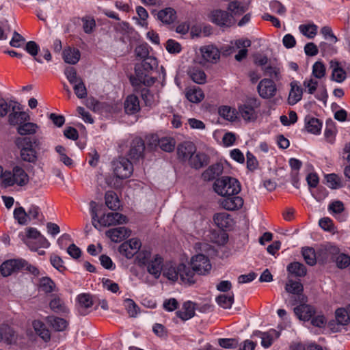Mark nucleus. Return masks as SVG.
Wrapping results in <instances>:
<instances>
[{"mask_svg": "<svg viewBox=\"0 0 350 350\" xmlns=\"http://www.w3.org/2000/svg\"><path fill=\"white\" fill-rule=\"evenodd\" d=\"M135 53L136 57L142 60L151 56L148 45H137L135 49Z\"/></svg>", "mask_w": 350, "mask_h": 350, "instance_id": "60", "label": "nucleus"}, {"mask_svg": "<svg viewBox=\"0 0 350 350\" xmlns=\"http://www.w3.org/2000/svg\"><path fill=\"white\" fill-rule=\"evenodd\" d=\"M24 49L32 56L35 57L36 55H39L38 57H35V59L39 63L42 62L40 59V56H43L46 61H50L51 59V54L48 49H45L44 48L41 49L38 47V45H24Z\"/></svg>", "mask_w": 350, "mask_h": 350, "instance_id": "25", "label": "nucleus"}, {"mask_svg": "<svg viewBox=\"0 0 350 350\" xmlns=\"http://www.w3.org/2000/svg\"><path fill=\"white\" fill-rule=\"evenodd\" d=\"M127 221L128 219L125 215L117 212H111L104 214L97 220L98 224L105 227L126 224Z\"/></svg>", "mask_w": 350, "mask_h": 350, "instance_id": "9", "label": "nucleus"}, {"mask_svg": "<svg viewBox=\"0 0 350 350\" xmlns=\"http://www.w3.org/2000/svg\"><path fill=\"white\" fill-rule=\"evenodd\" d=\"M17 340V335L15 332L9 326L1 327V340L8 345L15 343Z\"/></svg>", "mask_w": 350, "mask_h": 350, "instance_id": "43", "label": "nucleus"}, {"mask_svg": "<svg viewBox=\"0 0 350 350\" xmlns=\"http://www.w3.org/2000/svg\"><path fill=\"white\" fill-rule=\"evenodd\" d=\"M291 90L288 96V103L290 105H294L297 103L302 98L303 90L298 85L296 81L290 83Z\"/></svg>", "mask_w": 350, "mask_h": 350, "instance_id": "28", "label": "nucleus"}, {"mask_svg": "<svg viewBox=\"0 0 350 350\" xmlns=\"http://www.w3.org/2000/svg\"><path fill=\"white\" fill-rule=\"evenodd\" d=\"M81 53L75 45H65L62 51V58L69 64H76L80 59Z\"/></svg>", "mask_w": 350, "mask_h": 350, "instance_id": "18", "label": "nucleus"}, {"mask_svg": "<svg viewBox=\"0 0 350 350\" xmlns=\"http://www.w3.org/2000/svg\"><path fill=\"white\" fill-rule=\"evenodd\" d=\"M180 265L176 266L172 262H166L162 270L163 276L173 282L176 281L179 277Z\"/></svg>", "mask_w": 350, "mask_h": 350, "instance_id": "27", "label": "nucleus"}, {"mask_svg": "<svg viewBox=\"0 0 350 350\" xmlns=\"http://www.w3.org/2000/svg\"><path fill=\"white\" fill-rule=\"evenodd\" d=\"M157 18L163 23L170 25L176 21V12L172 8H166L157 12Z\"/></svg>", "mask_w": 350, "mask_h": 350, "instance_id": "29", "label": "nucleus"}, {"mask_svg": "<svg viewBox=\"0 0 350 350\" xmlns=\"http://www.w3.org/2000/svg\"><path fill=\"white\" fill-rule=\"evenodd\" d=\"M264 72L266 76H268L272 80L279 81L281 79L280 70L276 66H269L265 67Z\"/></svg>", "mask_w": 350, "mask_h": 350, "instance_id": "58", "label": "nucleus"}, {"mask_svg": "<svg viewBox=\"0 0 350 350\" xmlns=\"http://www.w3.org/2000/svg\"><path fill=\"white\" fill-rule=\"evenodd\" d=\"M163 258L157 254H153L152 259L146 265L147 271L152 275L155 279H158L163 268Z\"/></svg>", "mask_w": 350, "mask_h": 350, "instance_id": "17", "label": "nucleus"}, {"mask_svg": "<svg viewBox=\"0 0 350 350\" xmlns=\"http://www.w3.org/2000/svg\"><path fill=\"white\" fill-rule=\"evenodd\" d=\"M287 271L289 273L294 275L296 277H304L307 273L306 267L299 262L290 263L287 266Z\"/></svg>", "mask_w": 350, "mask_h": 350, "instance_id": "45", "label": "nucleus"}, {"mask_svg": "<svg viewBox=\"0 0 350 350\" xmlns=\"http://www.w3.org/2000/svg\"><path fill=\"white\" fill-rule=\"evenodd\" d=\"M144 150L145 145L144 141L142 138L136 137L131 143L128 156L134 161H137L143 158Z\"/></svg>", "mask_w": 350, "mask_h": 350, "instance_id": "15", "label": "nucleus"}, {"mask_svg": "<svg viewBox=\"0 0 350 350\" xmlns=\"http://www.w3.org/2000/svg\"><path fill=\"white\" fill-rule=\"evenodd\" d=\"M78 301L79 304V312L81 315H85V309L93 305L92 297L89 294H81L78 296Z\"/></svg>", "mask_w": 350, "mask_h": 350, "instance_id": "44", "label": "nucleus"}, {"mask_svg": "<svg viewBox=\"0 0 350 350\" xmlns=\"http://www.w3.org/2000/svg\"><path fill=\"white\" fill-rule=\"evenodd\" d=\"M247 9L248 6L237 1H231L228 5V10L231 12L232 16L241 15L245 12Z\"/></svg>", "mask_w": 350, "mask_h": 350, "instance_id": "48", "label": "nucleus"}, {"mask_svg": "<svg viewBox=\"0 0 350 350\" xmlns=\"http://www.w3.org/2000/svg\"><path fill=\"white\" fill-rule=\"evenodd\" d=\"M280 335L279 332L273 329L266 332L256 331L253 334L254 336L261 338V345L265 348L269 347L273 344V341L279 338Z\"/></svg>", "mask_w": 350, "mask_h": 350, "instance_id": "21", "label": "nucleus"}, {"mask_svg": "<svg viewBox=\"0 0 350 350\" xmlns=\"http://www.w3.org/2000/svg\"><path fill=\"white\" fill-rule=\"evenodd\" d=\"M224 198L220 200V205L226 210L235 211L241 208L243 205V200L240 196H226Z\"/></svg>", "mask_w": 350, "mask_h": 350, "instance_id": "19", "label": "nucleus"}, {"mask_svg": "<svg viewBox=\"0 0 350 350\" xmlns=\"http://www.w3.org/2000/svg\"><path fill=\"white\" fill-rule=\"evenodd\" d=\"M306 303H298L299 305L294 308L295 315L304 321H309L316 313L315 308Z\"/></svg>", "mask_w": 350, "mask_h": 350, "instance_id": "16", "label": "nucleus"}, {"mask_svg": "<svg viewBox=\"0 0 350 350\" xmlns=\"http://www.w3.org/2000/svg\"><path fill=\"white\" fill-rule=\"evenodd\" d=\"M113 172L116 177L120 179L128 178L133 171L132 163L129 159L120 157L113 162Z\"/></svg>", "mask_w": 350, "mask_h": 350, "instance_id": "6", "label": "nucleus"}, {"mask_svg": "<svg viewBox=\"0 0 350 350\" xmlns=\"http://www.w3.org/2000/svg\"><path fill=\"white\" fill-rule=\"evenodd\" d=\"M73 85L75 93L79 98H83L87 96V90L82 80Z\"/></svg>", "mask_w": 350, "mask_h": 350, "instance_id": "62", "label": "nucleus"}, {"mask_svg": "<svg viewBox=\"0 0 350 350\" xmlns=\"http://www.w3.org/2000/svg\"><path fill=\"white\" fill-rule=\"evenodd\" d=\"M322 124L319 119L307 116L305 118V129L308 133L319 134L321 132Z\"/></svg>", "mask_w": 350, "mask_h": 350, "instance_id": "35", "label": "nucleus"}, {"mask_svg": "<svg viewBox=\"0 0 350 350\" xmlns=\"http://www.w3.org/2000/svg\"><path fill=\"white\" fill-rule=\"evenodd\" d=\"M300 32L308 38H313L317 33V26L314 24H303L299 27Z\"/></svg>", "mask_w": 350, "mask_h": 350, "instance_id": "51", "label": "nucleus"}, {"mask_svg": "<svg viewBox=\"0 0 350 350\" xmlns=\"http://www.w3.org/2000/svg\"><path fill=\"white\" fill-rule=\"evenodd\" d=\"M40 288L44 293H49L55 290V284L50 278L44 277L40 280Z\"/></svg>", "mask_w": 350, "mask_h": 350, "instance_id": "55", "label": "nucleus"}, {"mask_svg": "<svg viewBox=\"0 0 350 350\" xmlns=\"http://www.w3.org/2000/svg\"><path fill=\"white\" fill-rule=\"evenodd\" d=\"M285 290L293 295L291 299L293 305L308 301V297L303 293L304 286L301 282L288 280L286 284Z\"/></svg>", "mask_w": 350, "mask_h": 350, "instance_id": "5", "label": "nucleus"}, {"mask_svg": "<svg viewBox=\"0 0 350 350\" xmlns=\"http://www.w3.org/2000/svg\"><path fill=\"white\" fill-rule=\"evenodd\" d=\"M312 75L317 79H321L325 75V67L319 62H316L312 67Z\"/></svg>", "mask_w": 350, "mask_h": 350, "instance_id": "64", "label": "nucleus"}, {"mask_svg": "<svg viewBox=\"0 0 350 350\" xmlns=\"http://www.w3.org/2000/svg\"><path fill=\"white\" fill-rule=\"evenodd\" d=\"M195 271L184 264H180L179 277L185 284H193L196 282Z\"/></svg>", "mask_w": 350, "mask_h": 350, "instance_id": "26", "label": "nucleus"}, {"mask_svg": "<svg viewBox=\"0 0 350 350\" xmlns=\"http://www.w3.org/2000/svg\"><path fill=\"white\" fill-rule=\"evenodd\" d=\"M29 183V176L25 171L19 166H15L12 169V172L4 174L2 184L4 187L12 186L16 184L20 186H23Z\"/></svg>", "mask_w": 350, "mask_h": 350, "instance_id": "3", "label": "nucleus"}, {"mask_svg": "<svg viewBox=\"0 0 350 350\" xmlns=\"http://www.w3.org/2000/svg\"><path fill=\"white\" fill-rule=\"evenodd\" d=\"M223 171V167L219 163L211 165L202 174V177L204 180L209 181L215 179L219 176Z\"/></svg>", "mask_w": 350, "mask_h": 350, "instance_id": "37", "label": "nucleus"}, {"mask_svg": "<svg viewBox=\"0 0 350 350\" xmlns=\"http://www.w3.org/2000/svg\"><path fill=\"white\" fill-rule=\"evenodd\" d=\"M124 109L128 114H134L138 112L140 106L137 96L133 94L128 96L124 101Z\"/></svg>", "mask_w": 350, "mask_h": 350, "instance_id": "34", "label": "nucleus"}, {"mask_svg": "<svg viewBox=\"0 0 350 350\" xmlns=\"http://www.w3.org/2000/svg\"><path fill=\"white\" fill-rule=\"evenodd\" d=\"M27 239L38 240L41 247H46L49 245L46 239L35 228L29 227L26 228V236L25 237H23L22 240L31 250H36V248L30 245V242Z\"/></svg>", "mask_w": 350, "mask_h": 350, "instance_id": "14", "label": "nucleus"}, {"mask_svg": "<svg viewBox=\"0 0 350 350\" xmlns=\"http://www.w3.org/2000/svg\"><path fill=\"white\" fill-rule=\"evenodd\" d=\"M216 301L223 308L229 309L234 302V296L222 294L217 297Z\"/></svg>", "mask_w": 350, "mask_h": 350, "instance_id": "54", "label": "nucleus"}, {"mask_svg": "<svg viewBox=\"0 0 350 350\" xmlns=\"http://www.w3.org/2000/svg\"><path fill=\"white\" fill-rule=\"evenodd\" d=\"M14 217L20 225H27L29 223L27 212L22 206L15 208Z\"/></svg>", "mask_w": 350, "mask_h": 350, "instance_id": "50", "label": "nucleus"}, {"mask_svg": "<svg viewBox=\"0 0 350 350\" xmlns=\"http://www.w3.org/2000/svg\"><path fill=\"white\" fill-rule=\"evenodd\" d=\"M142 246L141 241L135 238L124 242L119 247V252L127 258H131L137 254Z\"/></svg>", "mask_w": 350, "mask_h": 350, "instance_id": "12", "label": "nucleus"}, {"mask_svg": "<svg viewBox=\"0 0 350 350\" xmlns=\"http://www.w3.org/2000/svg\"><path fill=\"white\" fill-rule=\"evenodd\" d=\"M260 106V103L254 97H249L239 106V113L240 116L247 122L254 121L257 118V112L256 111Z\"/></svg>", "mask_w": 350, "mask_h": 350, "instance_id": "4", "label": "nucleus"}, {"mask_svg": "<svg viewBox=\"0 0 350 350\" xmlns=\"http://www.w3.org/2000/svg\"><path fill=\"white\" fill-rule=\"evenodd\" d=\"M210 20L221 27H230L234 24V19L232 14L221 10L212 11L210 14Z\"/></svg>", "mask_w": 350, "mask_h": 350, "instance_id": "7", "label": "nucleus"}, {"mask_svg": "<svg viewBox=\"0 0 350 350\" xmlns=\"http://www.w3.org/2000/svg\"><path fill=\"white\" fill-rule=\"evenodd\" d=\"M320 33L322 34L325 40L331 43H336L338 41L332 28L329 26L323 27L320 30Z\"/></svg>", "mask_w": 350, "mask_h": 350, "instance_id": "57", "label": "nucleus"}, {"mask_svg": "<svg viewBox=\"0 0 350 350\" xmlns=\"http://www.w3.org/2000/svg\"><path fill=\"white\" fill-rule=\"evenodd\" d=\"M195 310L196 304L189 301L183 304L181 310L176 312V315L183 321H187L194 317Z\"/></svg>", "mask_w": 350, "mask_h": 350, "instance_id": "30", "label": "nucleus"}, {"mask_svg": "<svg viewBox=\"0 0 350 350\" xmlns=\"http://www.w3.org/2000/svg\"><path fill=\"white\" fill-rule=\"evenodd\" d=\"M335 262L338 268H347L350 265V256L345 254H339L336 257Z\"/></svg>", "mask_w": 350, "mask_h": 350, "instance_id": "59", "label": "nucleus"}, {"mask_svg": "<svg viewBox=\"0 0 350 350\" xmlns=\"http://www.w3.org/2000/svg\"><path fill=\"white\" fill-rule=\"evenodd\" d=\"M20 156L23 161L35 163L38 161V153L35 149L21 148Z\"/></svg>", "mask_w": 350, "mask_h": 350, "instance_id": "49", "label": "nucleus"}, {"mask_svg": "<svg viewBox=\"0 0 350 350\" xmlns=\"http://www.w3.org/2000/svg\"><path fill=\"white\" fill-rule=\"evenodd\" d=\"M56 152L59 154L60 161L66 166H71L72 160L66 154V149L62 146H57L55 147Z\"/></svg>", "mask_w": 350, "mask_h": 350, "instance_id": "63", "label": "nucleus"}, {"mask_svg": "<svg viewBox=\"0 0 350 350\" xmlns=\"http://www.w3.org/2000/svg\"><path fill=\"white\" fill-rule=\"evenodd\" d=\"M215 224L220 228L224 229L231 226L232 219L226 213H217L213 217Z\"/></svg>", "mask_w": 350, "mask_h": 350, "instance_id": "38", "label": "nucleus"}, {"mask_svg": "<svg viewBox=\"0 0 350 350\" xmlns=\"http://www.w3.org/2000/svg\"><path fill=\"white\" fill-rule=\"evenodd\" d=\"M13 104L14 105L12 109V112L8 116L9 124L12 126H19L24 122L29 121V115L25 111H21V105L17 102H13Z\"/></svg>", "mask_w": 350, "mask_h": 350, "instance_id": "10", "label": "nucleus"}, {"mask_svg": "<svg viewBox=\"0 0 350 350\" xmlns=\"http://www.w3.org/2000/svg\"><path fill=\"white\" fill-rule=\"evenodd\" d=\"M39 126L37 124L27 121L21 123L18 126L17 132L21 135H33L37 132Z\"/></svg>", "mask_w": 350, "mask_h": 350, "instance_id": "40", "label": "nucleus"}, {"mask_svg": "<svg viewBox=\"0 0 350 350\" xmlns=\"http://www.w3.org/2000/svg\"><path fill=\"white\" fill-rule=\"evenodd\" d=\"M105 234L113 242L118 243L129 237L131 235V230L125 227H118L109 229L106 231Z\"/></svg>", "mask_w": 350, "mask_h": 350, "instance_id": "22", "label": "nucleus"}, {"mask_svg": "<svg viewBox=\"0 0 350 350\" xmlns=\"http://www.w3.org/2000/svg\"><path fill=\"white\" fill-rule=\"evenodd\" d=\"M125 309L130 317H135L139 312V308L131 299H126L124 301Z\"/></svg>", "mask_w": 350, "mask_h": 350, "instance_id": "52", "label": "nucleus"}, {"mask_svg": "<svg viewBox=\"0 0 350 350\" xmlns=\"http://www.w3.org/2000/svg\"><path fill=\"white\" fill-rule=\"evenodd\" d=\"M105 204L107 207L111 210L116 211L120 207V201L117 196V194L112 191H108L105 193Z\"/></svg>", "mask_w": 350, "mask_h": 350, "instance_id": "46", "label": "nucleus"}, {"mask_svg": "<svg viewBox=\"0 0 350 350\" xmlns=\"http://www.w3.org/2000/svg\"><path fill=\"white\" fill-rule=\"evenodd\" d=\"M191 266L193 270L199 275H204L211 269L209 259L203 254H198L191 259Z\"/></svg>", "mask_w": 350, "mask_h": 350, "instance_id": "8", "label": "nucleus"}, {"mask_svg": "<svg viewBox=\"0 0 350 350\" xmlns=\"http://www.w3.org/2000/svg\"><path fill=\"white\" fill-rule=\"evenodd\" d=\"M213 188L215 191L221 196L237 195L241 191L239 182L230 176L217 178L214 183Z\"/></svg>", "mask_w": 350, "mask_h": 350, "instance_id": "2", "label": "nucleus"}, {"mask_svg": "<svg viewBox=\"0 0 350 350\" xmlns=\"http://www.w3.org/2000/svg\"><path fill=\"white\" fill-rule=\"evenodd\" d=\"M200 53L202 59L206 62L216 63L220 57L219 49L214 45L202 46L200 48Z\"/></svg>", "mask_w": 350, "mask_h": 350, "instance_id": "20", "label": "nucleus"}, {"mask_svg": "<svg viewBox=\"0 0 350 350\" xmlns=\"http://www.w3.org/2000/svg\"><path fill=\"white\" fill-rule=\"evenodd\" d=\"M159 146L165 152H172L175 147V141L171 137H162L160 139Z\"/></svg>", "mask_w": 350, "mask_h": 350, "instance_id": "56", "label": "nucleus"}, {"mask_svg": "<svg viewBox=\"0 0 350 350\" xmlns=\"http://www.w3.org/2000/svg\"><path fill=\"white\" fill-rule=\"evenodd\" d=\"M188 161L190 166L195 169L202 168L209 162L208 157L206 154L196 152L193 153Z\"/></svg>", "mask_w": 350, "mask_h": 350, "instance_id": "31", "label": "nucleus"}, {"mask_svg": "<svg viewBox=\"0 0 350 350\" xmlns=\"http://www.w3.org/2000/svg\"><path fill=\"white\" fill-rule=\"evenodd\" d=\"M330 64L332 68V79L337 83L343 82L347 77L346 72L338 66V62L331 61Z\"/></svg>", "mask_w": 350, "mask_h": 350, "instance_id": "39", "label": "nucleus"}, {"mask_svg": "<svg viewBox=\"0 0 350 350\" xmlns=\"http://www.w3.org/2000/svg\"><path fill=\"white\" fill-rule=\"evenodd\" d=\"M186 97L190 102L198 103L204 99V95L200 88H195L187 91Z\"/></svg>", "mask_w": 350, "mask_h": 350, "instance_id": "47", "label": "nucleus"}, {"mask_svg": "<svg viewBox=\"0 0 350 350\" xmlns=\"http://www.w3.org/2000/svg\"><path fill=\"white\" fill-rule=\"evenodd\" d=\"M33 327L36 333L45 342L51 339V332L46 325L40 320H35L33 322Z\"/></svg>", "mask_w": 350, "mask_h": 350, "instance_id": "36", "label": "nucleus"}, {"mask_svg": "<svg viewBox=\"0 0 350 350\" xmlns=\"http://www.w3.org/2000/svg\"><path fill=\"white\" fill-rule=\"evenodd\" d=\"M258 92L262 98H270L276 94V85L272 79H263L258 83Z\"/></svg>", "mask_w": 350, "mask_h": 350, "instance_id": "13", "label": "nucleus"}, {"mask_svg": "<svg viewBox=\"0 0 350 350\" xmlns=\"http://www.w3.org/2000/svg\"><path fill=\"white\" fill-rule=\"evenodd\" d=\"M66 78L71 84H75L82 79L77 76V71L73 67H68L64 72Z\"/></svg>", "mask_w": 350, "mask_h": 350, "instance_id": "61", "label": "nucleus"}, {"mask_svg": "<svg viewBox=\"0 0 350 350\" xmlns=\"http://www.w3.org/2000/svg\"><path fill=\"white\" fill-rule=\"evenodd\" d=\"M152 258L150 250L144 247L136 254V262L139 266H146Z\"/></svg>", "mask_w": 350, "mask_h": 350, "instance_id": "42", "label": "nucleus"}, {"mask_svg": "<svg viewBox=\"0 0 350 350\" xmlns=\"http://www.w3.org/2000/svg\"><path fill=\"white\" fill-rule=\"evenodd\" d=\"M50 309L57 314H65L68 312V308L64 301L57 295H52L49 300Z\"/></svg>", "mask_w": 350, "mask_h": 350, "instance_id": "23", "label": "nucleus"}, {"mask_svg": "<svg viewBox=\"0 0 350 350\" xmlns=\"http://www.w3.org/2000/svg\"><path fill=\"white\" fill-rule=\"evenodd\" d=\"M302 255L306 262L310 265H314L317 262L315 251L312 247H306L302 249Z\"/></svg>", "mask_w": 350, "mask_h": 350, "instance_id": "53", "label": "nucleus"}, {"mask_svg": "<svg viewBox=\"0 0 350 350\" xmlns=\"http://www.w3.org/2000/svg\"><path fill=\"white\" fill-rule=\"evenodd\" d=\"M25 266V261L23 260H9L1 264L0 267V272L3 277H7L21 269H23Z\"/></svg>", "mask_w": 350, "mask_h": 350, "instance_id": "11", "label": "nucleus"}, {"mask_svg": "<svg viewBox=\"0 0 350 350\" xmlns=\"http://www.w3.org/2000/svg\"><path fill=\"white\" fill-rule=\"evenodd\" d=\"M46 321L55 332H63L68 325L66 319L55 316L47 317Z\"/></svg>", "mask_w": 350, "mask_h": 350, "instance_id": "33", "label": "nucleus"}, {"mask_svg": "<svg viewBox=\"0 0 350 350\" xmlns=\"http://www.w3.org/2000/svg\"><path fill=\"white\" fill-rule=\"evenodd\" d=\"M157 66V61L152 55L142 59L140 64L135 66L136 77H131L133 85L143 83L145 85H151L155 82V79L150 75L151 72Z\"/></svg>", "mask_w": 350, "mask_h": 350, "instance_id": "1", "label": "nucleus"}, {"mask_svg": "<svg viewBox=\"0 0 350 350\" xmlns=\"http://www.w3.org/2000/svg\"><path fill=\"white\" fill-rule=\"evenodd\" d=\"M187 74L191 80L198 84H203L206 82V76L204 70L197 66H190Z\"/></svg>", "mask_w": 350, "mask_h": 350, "instance_id": "32", "label": "nucleus"}, {"mask_svg": "<svg viewBox=\"0 0 350 350\" xmlns=\"http://www.w3.org/2000/svg\"><path fill=\"white\" fill-rule=\"evenodd\" d=\"M335 316L338 324L347 325L350 321V304L345 308H338L335 312Z\"/></svg>", "mask_w": 350, "mask_h": 350, "instance_id": "41", "label": "nucleus"}, {"mask_svg": "<svg viewBox=\"0 0 350 350\" xmlns=\"http://www.w3.org/2000/svg\"><path fill=\"white\" fill-rule=\"evenodd\" d=\"M196 151L195 145L191 142H183L178 145L177 153L178 158L184 161H189L193 153Z\"/></svg>", "mask_w": 350, "mask_h": 350, "instance_id": "24", "label": "nucleus"}]
</instances>
